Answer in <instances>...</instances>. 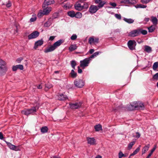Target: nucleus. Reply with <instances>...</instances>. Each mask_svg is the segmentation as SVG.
<instances>
[{"label": "nucleus", "mask_w": 158, "mask_h": 158, "mask_svg": "<svg viewBox=\"0 0 158 158\" xmlns=\"http://www.w3.org/2000/svg\"><path fill=\"white\" fill-rule=\"evenodd\" d=\"M64 42V40L62 39L58 40L54 43L53 45H51L50 47L45 49L44 51V52L48 53L53 51L57 47L60 46Z\"/></svg>", "instance_id": "nucleus-1"}, {"label": "nucleus", "mask_w": 158, "mask_h": 158, "mask_svg": "<svg viewBox=\"0 0 158 158\" xmlns=\"http://www.w3.org/2000/svg\"><path fill=\"white\" fill-rule=\"evenodd\" d=\"M7 69L6 62L2 60H0V74L6 73Z\"/></svg>", "instance_id": "nucleus-2"}, {"label": "nucleus", "mask_w": 158, "mask_h": 158, "mask_svg": "<svg viewBox=\"0 0 158 158\" xmlns=\"http://www.w3.org/2000/svg\"><path fill=\"white\" fill-rule=\"evenodd\" d=\"M90 62V60H89V58H86L83 60L80 61V66L81 67L84 68L85 67L88 66Z\"/></svg>", "instance_id": "nucleus-3"}, {"label": "nucleus", "mask_w": 158, "mask_h": 158, "mask_svg": "<svg viewBox=\"0 0 158 158\" xmlns=\"http://www.w3.org/2000/svg\"><path fill=\"white\" fill-rule=\"evenodd\" d=\"M74 84L76 86L79 88H81L84 85L85 82L83 80L77 79L74 81Z\"/></svg>", "instance_id": "nucleus-4"}, {"label": "nucleus", "mask_w": 158, "mask_h": 158, "mask_svg": "<svg viewBox=\"0 0 158 158\" xmlns=\"http://www.w3.org/2000/svg\"><path fill=\"white\" fill-rule=\"evenodd\" d=\"M100 9V8L97 6L92 5L89 7V11L90 13L93 14L95 13Z\"/></svg>", "instance_id": "nucleus-5"}, {"label": "nucleus", "mask_w": 158, "mask_h": 158, "mask_svg": "<svg viewBox=\"0 0 158 158\" xmlns=\"http://www.w3.org/2000/svg\"><path fill=\"white\" fill-rule=\"evenodd\" d=\"M94 2L96 4L98 5L97 6L100 8L103 7L106 3V1L105 0H94Z\"/></svg>", "instance_id": "nucleus-6"}, {"label": "nucleus", "mask_w": 158, "mask_h": 158, "mask_svg": "<svg viewBox=\"0 0 158 158\" xmlns=\"http://www.w3.org/2000/svg\"><path fill=\"white\" fill-rule=\"evenodd\" d=\"M40 35V33L37 31H35L28 36V39L31 40L36 38Z\"/></svg>", "instance_id": "nucleus-7"}, {"label": "nucleus", "mask_w": 158, "mask_h": 158, "mask_svg": "<svg viewBox=\"0 0 158 158\" xmlns=\"http://www.w3.org/2000/svg\"><path fill=\"white\" fill-rule=\"evenodd\" d=\"M127 45L129 49L132 50L135 49L136 43L135 40H130L128 42Z\"/></svg>", "instance_id": "nucleus-8"}, {"label": "nucleus", "mask_w": 158, "mask_h": 158, "mask_svg": "<svg viewBox=\"0 0 158 158\" xmlns=\"http://www.w3.org/2000/svg\"><path fill=\"white\" fill-rule=\"evenodd\" d=\"M137 102H134L132 103L128 106L127 109L129 110H137Z\"/></svg>", "instance_id": "nucleus-9"}, {"label": "nucleus", "mask_w": 158, "mask_h": 158, "mask_svg": "<svg viewBox=\"0 0 158 158\" xmlns=\"http://www.w3.org/2000/svg\"><path fill=\"white\" fill-rule=\"evenodd\" d=\"M140 35L139 29L133 30L129 33L130 36L132 37Z\"/></svg>", "instance_id": "nucleus-10"}, {"label": "nucleus", "mask_w": 158, "mask_h": 158, "mask_svg": "<svg viewBox=\"0 0 158 158\" xmlns=\"http://www.w3.org/2000/svg\"><path fill=\"white\" fill-rule=\"evenodd\" d=\"M70 108L72 109H77L81 106L82 105L80 102H77L75 103H70L69 104Z\"/></svg>", "instance_id": "nucleus-11"}, {"label": "nucleus", "mask_w": 158, "mask_h": 158, "mask_svg": "<svg viewBox=\"0 0 158 158\" xmlns=\"http://www.w3.org/2000/svg\"><path fill=\"white\" fill-rule=\"evenodd\" d=\"M54 0H45L43 4V7L45 8L47 7L48 5L54 4Z\"/></svg>", "instance_id": "nucleus-12"}, {"label": "nucleus", "mask_w": 158, "mask_h": 158, "mask_svg": "<svg viewBox=\"0 0 158 158\" xmlns=\"http://www.w3.org/2000/svg\"><path fill=\"white\" fill-rule=\"evenodd\" d=\"M99 42V38H94L90 37L89 39V43L91 44L94 43H98Z\"/></svg>", "instance_id": "nucleus-13"}, {"label": "nucleus", "mask_w": 158, "mask_h": 158, "mask_svg": "<svg viewBox=\"0 0 158 158\" xmlns=\"http://www.w3.org/2000/svg\"><path fill=\"white\" fill-rule=\"evenodd\" d=\"M81 2L79 1H77L74 5L75 9L78 11H81L83 10V6L80 3Z\"/></svg>", "instance_id": "nucleus-14"}, {"label": "nucleus", "mask_w": 158, "mask_h": 158, "mask_svg": "<svg viewBox=\"0 0 158 158\" xmlns=\"http://www.w3.org/2000/svg\"><path fill=\"white\" fill-rule=\"evenodd\" d=\"M86 139L88 144L90 145H94L95 144L96 141L94 138L87 137Z\"/></svg>", "instance_id": "nucleus-15"}, {"label": "nucleus", "mask_w": 158, "mask_h": 158, "mask_svg": "<svg viewBox=\"0 0 158 158\" xmlns=\"http://www.w3.org/2000/svg\"><path fill=\"white\" fill-rule=\"evenodd\" d=\"M44 43V41L42 39L36 41L35 44L34 48L36 49L38 46L42 45Z\"/></svg>", "instance_id": "nucleus-16"}, {"label": "nucleus", "mask_w": 158, "mask_h": 158, "mask_svg": "<svg viewBox=\"0 0 158 158\" xmlns=\"http://www.w3.org/2000/svg\"><path fill=\"white\" fill-rule=\"evenodd\" d=\"M6 143L7 146L11 149L13 150L17 151V147L15 145L12 144L10 143L5 141Z\"/></svg>", "instance_id": "nucleus-17"}, {"label": "nucleus", "mask_w": 158, "mask_h": 158, "mask_svg": "<svg viewBox=\"0 0 158 158\" xmlns=\"http://www.w3.org/2000/svg\"><path fill=\"white\" fill-rule=\"evenodd\" d=\"M43 8H44L43 11V14L44 15H47L48 14L51 10V8L48 7H47Z\"/></svg>", "instance_id": "nucleus-18"}, {"label": "nucleus", "mask_w": 158, "mask_h": 158, "mask_svg": "<svg viewBox=\"0 0 158 158\" xmlns=\"http://www.w3.org/2000/svg\"><path fill=\"white\" fill-rule=\"evenodd\" d=\"M30 115H34L35 114L37 111V109L35 107H34L31 109H28Z\"/></svg>", "instance_id": "nucleus-19"}, {"label": "nucleus", "mask_w": 158, "mask_h": 158, "mask_svg": "<svg viewBox=\"0 0 158 158\" xmlns=\"http://www.w3.org/2000/svg\"><path fill=\"white\" fill-rule=\"evenodd\" d=\"M58 98L59 100L64 101L67 99V97L63 94H61L58 95Z\"/></svg>", "instance_id": "nucleus-20"}, {"label": "nucleus", "mask_w": 158, "mask_h": 158, "mask_svg": "<svg viewBox=\"0 0 158 158\" xmlns=\"http://www.w3.org/2000/svg\"><path fill=\"white\" fill-rule=\"evenodd\" d=\"M135 2V0H122L120 2L121 3H134Z\"/></svg>", "instance_id": "nucleus-21"}, {"label": "nucleus", "mask_w": 158, "mask_h": 158, "mask_svg": "<svg viewBox=\"0 0 158 158\" xmlns=\"http://www.w3.org/2000/svg\"><path fill=\"white\" fill-rule=\"evenodd\" d=\"M151 21L152 22L154 25H156L157 24L158 20L155 17L152 16L151 17Z\"/></svg>", "instance_id": "nucleus-22"}, {"label": "nucleus", "mask_w": 158, "mask_h": 158, "mask_svg": "<svg viewBox=\"0 0 158 158\" xmlns=\"http://www.w3.org/2000/svg\"><path fill=\"white\" fill-rule=\"evenodd\" d=\"M150 146V144H148L143 148L142 151V155L145 153L148 150Z\"/></svg>", "instance_id": "nucleus-23"}, {"label": "nucleus", "mask_w": 158, "mask_h": 158, "mask_svg": "<svg viewBox=\"0 0 158 158\" xmlns=\"http://www.w3.org/2000/svg\"><path fill=\"white\" fill-rule=\"evenodd\" d=\"M137 110L143 109L144 108V105L143 103L140 102H137Z\"/></svg>", "instance_id": "nucleus-24"}, {"label": "nucleus", "mask_w": 158, "mask_h": 158, "mask_svg": "<svg viewBox=\"0 0 158 158\" xmlns=\"http://www.w3.org/2000/svg\"><path fill=\"white\" fill-rule=\"evenodd\" d=\"M77 48V46L76 44H72L69 48V50L70 52H72Z\"/></svg>", "instance_id": "nucleus-25"}, {"label": "nucleus", "mask_w": 158, "mask_h": 158, "mask_svg": "<svg viewBox=\"0 0 158 158\" xmlns=\"http://www.w3.org/2000/svg\"><path fill=\"white\" fill-rule=\"evenodd\" d=\"M155 25H152L148 28L149 32H152L155 30Z\"/></svg>", "instance_id": "nucleus-26"}, {"label": "nucleus", "mask_w": 158, "mask_h": 158, "mask_svg": "<svg viewBox=\"0 0 158 158\" xmlns=\"http://www.w3.org/2000/svg\"><path fill=\"white\" fill-rule=\"evenodd\" d=\"M123 20L125 22L129 24L133 23L134 21V20L131 19H127L126 18H124Z\"/></svg>", "instance_id": "nucleus-27"}, {"label": "nucleus", "mask_w": 158, "mask_h": 158, "mask_svg": "<svg viewBox=\"0 0 158 158\" xmlns=\"http://www.w3.org/2000/svg\"><path fill=\"white\" fill-rule=\"evenodd\" d=\"M22 113L23 114L28 116L30 115L28 109H25L21 111Z\"/></svg>", "instance_id": "nucleus-28"}, {"label": "nucleus", "mask_w": 158, "mask_h": 158, "mask_svg": "<svg viewBox=\"0 0 158 158\" xmlns=\"http://www.w3.org/2000/svg\"><path fill=\"white\" fill-rule=\"evenodd\" d=\"M94 129L96 131H99L102 130V126L100 124H98L94 126Z\"/></svg>", "instance_id": "nucleus-29"}, {"label": "nucleus", "mask_w": 158, "mask_h": 158, "mask_svg": "<svg viewBox=\"0 0 158 158\" xmlns=\"http://www.w3.org/2000/svg\"><path fill=\"white\" fill-rule=\"evenodd\" d=\"M48 128L46 126L42 127L41 129V132L42 133H45L48 132Z\"/></svg>", "instance_id": "nucleus-30"}, {"label": "nucleus", "mask_w": 158, "mask_h": 158, "mask_svg": "<svg viewBox=\"0 0 158 158\" xmlns=\"http://www.w3.org/2000/svg\"><path fill=\"white\" fill-rule=\"evenodd\" d=\"M144 48V51L148 53H150L152 52L151 48L148 46H145Z\"/></svg>", "instance_id": "nucleus-31"}, {"label": "nucleus", "mask_w": 158, "mask_h": 158, "mask_svg": "<svg viewBox=\"0 0 158 158\" xmlns=\"http://www.w3.org/2000/svg\"><path fill=\"white\" fill-rule=\"evenodd\" d=\"M140 147L141 146L139 145V147L136 149V150L133 152V153L131 154V156H134L139 151Z\"/></svg>", "instance_id": "nucleus-32"}, {"label": "nucleus", "mask_w": 158, "mask_h": 158, "mask_svg": "<svg viewBox=\"0 0 158 158\" xmlns=\"http://www.w3.org/2000/svg\"><path fill=\"white\" fill-rule=\"evenodd\" d=\"M135 7L136 8H146L147 7V6L145 5H143V4H137L135 6Z\"/></svg>", "instance_id": "nucleus-33"}, {"label": "nucleus", "mask_w": 158, "mask_h": 158, "mask_svg": "<svg viewBox=\"0 0 158 158\" xmlns=\"http://www.w3.org/2000/svg\"><path fill=\"white\" fill-rule=\"evenodd\" d=\"M75 13L73 11H70L68 12V15L72 17H74L75 16Z\"/></svg>", "instance_id": "nucleus-34"}, {"label": "nucleus", "mask_w": 158, "mask_h": 158, "mask_svg": "<svg viewBox=\"0 0 158 158\" xmlns=\"http://www.w3.org/2000/svg\"><path fill=\"white\" fill-rule=\"evenodd\" d=\"M75 17L77 18H81L82 17V14L81 12H77L75 14Z\"/></svg>", "instance_id": "nucleus-35"}, {"label": "nucleus", "mask_w": 158, "mask_h": 158, "mask_svg": "<svg viewBox=\"0 0 158 158\" xmlns=\"http://www.w3.org/2000/svg\"><path fill=\"white\" fill-rule=\"evenodd\" d=\"M83 6V10H86L89 7V4L88 2H85L83 5H82Z\"/></svg>", "instance_id": "nucleus-36"}, {"label": "nucleus", "mask_w": 158, "mask_h": 158, "mask_svg": "<svg viewBox=\"0 0 158 158\" xmlns=\"http://www.w3.org/2000/svg\"><path fill=\"white\" fill-rule=\"evenodd\" d=\"M71 77L73 78H75L77 76V73H75L73 70H72L71 73Z\"/></svg>", "instance_id": "nucleus-37"}, {"label": "nucleus", "mask_w": 158, "mask_h": 158, "mask_svg": "<svg viewBox=\"0 0 158 158\" xmlns=\"http://www.w3.org/2000/svg\"><path fill=\"white\" fill-rule=\"evenodd\" d=\"M139 30H140V34H142L143 35H145L147 33V31L146 30H143L142 29H139Z\"/></svg>", "instance_id": "nucleus-38"}, {"label": "nucleus", "mask_w": 158, "mask_h": 158, "mask_svg": "<svg viewBox=\"0 0 158 158\" xmlns=\"http://www.w3.org/2000/svg\"><path fill=\"white\" fill-rule=\"evenodd\" d=\"M71 65L73 69H75V66L76 65V63L75 60H72L71 62Z\"/></svg>", "instance_id": "nucleus-39"}, {"label": "nucleus", "mask_w": 158, "mask_h": 158, "mask_svg": "<svg viewBox=\"0 0 158 158\" xmlns=\"http://www.w3.org/2000/svg\"><path fill=\"white\" fill-rule=\"evenodd\" d=\"M51 24V23L49 20L48 21L46 22L44 24V26L46 27H49Z\"/></svg>", "instance_id": "nucleus-40"}, {"label": "nucleus", "mask_w": 158, "mask_h": 158, "mask_svg": "<svg viewBox=\"0 0 158 158\" xmlns=\"http://www.w3.org/2000/svg\"><path fill=\"white\" fill-rule=\"evenodd\" d=\"M135 142L134 141L130 143L128 146V148L129 149H131L132 148L133 146L135 144Z\"/></svg>", "instance_id": "nucleus-41"}, {"label": "nucleus", "mask_w": 158, "mask_h": 158, "mask_svg": "<svg viewBox=\"0 0 158 158\" xmlns=\"http://www.w3.org/2000/svg\"><path fill=\"white\" fill-rule=\"evenodd\" d=\"M158 67V64L157 62H156L154 63L153 65V69L154 70H156V69H157V67Z\"/></svg>", "instance_id": "nucleus-42"}, {"label": "nucleus", "mask_w": 158, "mask_h": 158, "mask_svg": "<svg viewBox=\"0 0 158 158\" xmlns=\"http://www.w3.org/2000/svg\"><path fill=\"white\" fill-rule=\"evenodd\" d=\"M63 8L65 9H67L70 8L71 6L68 3L65 4L63 6Z\"/></svg>", "instance_id": "nucleus-43"}, {"label": "nucleus", "mask_w": 158, "mask_h": 158, "mask_svg": "<svg viewBox=\"0 0 158 158\" xmlns=\"http://www.w3.org/2000/svg\"><path fill=\"white\" fill-rule=\"evenodd\" d=\"M77 36L75 34H73L71 37V39L72 40H75L77 38Z\"/></svg>", "instance_id": "nucleus-44"}, {"label": "nucleus", "mask_w": 158, "mask_h": 158, "mask_svg": "<svg viewBox=\"0 0 158 158\" xmlns=\"http://www.w3.org/2000/svg\"><path fill=\"white\" fill-rule=\"evenodd\" d=\"M118 158H122L124 156V154L122 152L120 151L118 153Z\"/></svg>", "instance_id": "nucleus-45"}, {"label": "nucleus", "mask_w": 158, "mask_h": 158, "mask_svg": "<svg viewBox=\"0 0 158 158\" xmlns=\"http://www.w3.org/2000/svg\"><path fill=\"white\" fill-rule=\"evenodd\" d=\"M154 80H158V73L155 74L153 77Z\"/></svg>", "instance_id": "nucleus-46"}, {"label": "nucleus", "mask_w": 158, "mask_h": 158, "mask_svg": "<svg viewBox=\"0 0 158 158\" xmlns=\"http://www.w3.org/2000/svg\"><path fill=\"white\" fill-rule=\"evenodd\" d=\"M151 0H141V2L143 4H147Z\"/></svg>", "instance_id": "nucleus-47"}, {"label": "nucleus", "mask_w": 158, "mask_h": 158, "mask_svg": "<svg viewBox=\"0 0 158 158\" xmlns=\"http://www.w3.org/2000/svg\"><path fill=\"white\" fill-rule=\"evenodd\" d=\"M17 65V67L18 69H19L21 70H22L23 69V67L22 65L19 64V65Z\"/></svg>", "instance_id": "nucleus-48"}, {"label": "nucleus", "mask_w": 158, "mask_h": 158, "mask_svg": "<svg viewBox=\"0 0 158 158\" xmlns=\"http://www.w3.org/2000/svg\"><path fill=\"white\" fill-rule=\"evenodd\" d=\"M115 16L118 19L120 20L121 19V15L120 14H116L115 15Z\"/></svg>", "instance_id": "nucleus-49"}, {"label": "nucleus", "mask_w": 158, "mask_h": 158, "mask_svg": "<svg viewBox=\"0 0 158 158\" xmlns=\"http://www.w3.org/2000/svg\"><path fill=\"white\" fill-rule=\"evenodd\" d=\"M43 13V11L39 13L38 14V16L39 18L41 17L43 15H44Z\"/></svg>", "instance_id": "nucleus-50"}, {"label": "nucleus", "mask_w": 158, "mask_h": 158, "mask_svg": "<svg viewBox=\"0 0 158 158\" xmlns=\"http://www.w3.org/2000/svg\"><path fill=\"white\" fill-rule=\"evenodd\" d=\"M58 14L57 13H55L53 14L52 17L53 18L55 19L58 16Z\"/></svg>", "instance_id": "nucleus-51"}, {"label": "nucleus", "mask_w": 158, "mask_h": 158, "mask_svg": "<svg viewBox=\"0 0 158 158\" xmlns=\"http://www.w3.org/2000/svg\"><path fill=\"white\" fill-rule=\"evenodd\" d=\"M136 135L135 136L133 135V137H135L136 138H138L140 137V134L139 133L137 132L136 133Z\"/></svg>", "instance_id": "nucleus-52"}, {"label": "nucleus", "mask_w": 158, "mask_h": 158, "mask_svg": "<svg viewBox=\"0 0 158 158\" xmlns=\"http://www.w3.org/2000/svg\"><path fill=\"white\" fill-rule=\"evenodd\" d=\"M156 148V146L155 145L154 148L151 150L150 153L152 154L153 152L155 151Z\"/></svg>", "instance_id": "nucleus-53"}, {"label": "nucleus", "mask_w": 158, "mask_h": 158, "mask_svg": "<svg viewBox=\"0 0 158 158\" xmlns=\"http://www.w3.org/2000/svg\"><path fill=\"white\" fill-rule=\"evenodd\" d=\"M45 86L49 89H50L52 87V85L51 84H45Z\"/></svg>", "instance_id": "nucleus-54"}, {"label": "nucleus", "mask_w": 158, "mask_h": 158, "mask_svg": "<svg viewBox=\"0 0 158 158\" xmlns=\"http://www.w3.org/2000/svg\"><path fill=\"white\" fill-rule=\"evenodd\" d=\"M36 18L35 17H32L30 19V21L31 22H33L36 20Z\"/></svg>", "instance_id": "nucleus-55"}, {"label": "nucleus", "mask_w": 158, "mask_h": 158, "mask_svg": "<svg viewBox=\"0 0 158 158\" xmlns=\"http://www.w3.org/2000/svg\"><path fill=\"white\" fill-rule=\"evenodd\" d=\"M17 69H18L17 65L13 66L12 67V70L13 71H16Z\"/></svg>", "instance_id": "nucleus-56"}, {"label": "nucleus", "mask_w": 158, "mask_h": 158, "mask_svg": "<svg viewBox=\"0 0 158 158\" xmlns=\"http://www.w3.org/2000/svg\"><path fill=\"white\" fill-rule=\"evenodd\" d=\"M56 36H51L50 37L49 40L50 41H53L55 38Z\"/></svg>", "instance_id": "nucleus-57"}, {"label": "nucleus", "mask_w": 158, "mask_h": 158, "mask_svg": "<svg viewBox=\"0 0 158 158\" xmlns=\"http://www.w3.org/2000/svg\"><path fill=\"white\" fill-rule=\"evenodd\" d=\"M11 5V4L10 1H9L8 3L6 4V6L7 7H10Z\"/></svg>", "instance_id": "nucleus-58"}, {"label": "nucleus", "mask_w": 158, "mask_h": 158, "mask_svg": "<svg viewBox=\"0 0 158 158\" xmlns=\"http://www.w3.org/2000/svg\"><path fill=\"white\" fill-rule=\"evenodd\" d=\"M95 57L94 54L92 55L89 57H88V58H89V60L90 61L91 60V59L92 58H94Z\"/></svg>", "instance_id": "nucleus-59"}, {"label": "nucleus", "mask_w": 158, "mask_h": 158, "mask_svg": "<svg viewBox=\"0 0 158 158\" xmlns=\"http://www.w3.org/2000/svg\"><path fill=\"white\" fill-rule=\"evenodd\" d=\"M110 4L114 7H115L116 6V3L114 2H110Z\"/></svg>", "instance_id": "nucleus-60"}, {"label": "nucleus", "mask_w": 158, "mask_h": 158, "mask_svg": "<svg viewBox=\"0 0 158 158\" xmlns=\"http://www.w3.org/2000/svg\"><path fill=\"white\" fill-rule=\"evenodd\" d=\"M3 138L4 137L2 133L0 132V139L2 140Z\"/></svg>", "instance_id": "nucleus-61"}, {"label": "nucleus", "mask_w": 158, "mask_h": 158, "mask_svg": "<svg viewBox=\"0 0 158 158\" xmlns=\"http://www.w3.org/2000/svg\"><path fill=\"white\" fill-rule=\"evenodd\" d=\"M78 73H81L82 72V70L80 68L79 66L78 67Z\"/></svg>", "instance_id": "nucleus-62"}, {"label": "nucleus", "mask_w": 158, "mask_h": 158, "mask_svg": "<svg viewBox=\"0 0 158 158\" xmlns=\"http://www.w3.org/2000/svg\"><path fill=\"white\" fill-rule=\"evenodd\" d=\"M23 60L22 58H18L17 60L16 61L18 63H20L21 61Z\"/></svg>", "instance_id": "nucleus-63"}, {"label": "nucleus", "mask_w": 158, "mask_h": 158, "mask_svg": "<svg viewBox=\"0 0 158 158\" xmlns=\"http://www.w3.org/2000/svg\"><path fill=\"white\" fill-rule=\"evenodd\" d=\"M94 49H91L89 50V52L90 54H92L94 52Z\"/></svg>", "instance_id": "nucleus-64"}]
</instances>
